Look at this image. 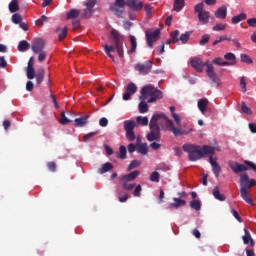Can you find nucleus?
<instances>
[{
  "label": "nucleus",
  "mask_w": 256,
  "mask_h": 256,
  "mask_svg": "<svg viewBox=\"0 0 256 256\" xmlns=\"http://www.w3.org/2000/svg\"><path fill=\"white\" fill-rule=\"evenodd\" d=\"M149 126L160 131H170L175 137L186 134L184 131L176 128L174 126V122L170 120L163 112L155 113L151 118Z\"/></svg>",
  "instance_id": "1"
},
{
  "label": "nucleus",
  "mask_w": 256,
  "mask_h": 256,
  "mask_svg": "<svg viewBox=\"0 0 256 256\" xmlns=\"http://www.w3.org/2000/svg\"><path fill=\"white\" fill-rule=\"evenodd\" d=\"M183 150L187 152L189 155V160L194 162L197 160L202 159L204 156L215 154V149L212 146L204 145L202 148L197 145H192V144H185L183 145Z\"/></svg>",
  "instance_id": "2"
},
{
  "label": "nucleus",
  "mask_w": 256,
  "mask_h": 256,
  "mask_svg": "<svg viewBox=\"0 0 256 256\" xmlns=\"http://www.w3.org/2000/svg\"><path fill=\"white\" fill-rule=\"evenodd\" d=\"M256 185L255 179H249L247 173H242L240 175V194L243 200H245L248 204L254 206V202L248 192V189L252 188Z\"/></svg>",
  "instance_id": "3"
},
{
  "label": "nucleus",
  "mask_w": 256,
  "mask_h": 256,
  "mask_svg": "<svg viewBox=\"0 0 256 256\" xmlns=\"http://www.w3.org/2000/svg\"><path fill=\"white\" fill-rule=\"evenodd\" d=\"M192 67L199 73L203 72L204 66L207 67V75L212 80V83L220 85V79L218 78L217 74L215 73L214 67L212 64L207 61L203 63V61L199 58H193L191 60Z\"/></svg>",
  "instance_id": "4"
},
{
  "label": "nucleus",
  "mask_w": 256,
  "mask_h": 256,
  "mask_svg": "<svg viewBox=\"0 0 256 256\" xmlns=\"http://www.w3.org/2000/svg\"><path fill=\"white\" fill-rule=\"evenodd\" d=\"M111 35H112V40H113L112 42L115 45V50L117 51L118 56L121 59H123V57H124V49H123L124 38L115 29H113L111 31Z\"/></svg>",
  "instance_id": "5"
},
{
  "label": "nucleus",
  "mask_w": 256,
  "mask_h": 256,
  "mask_svg": "<svg viewBox=\"0 0 256 256\" xmlns=\"http://www.w3.org/2000/svg\"><path fill=\"white\" fill-rule=\"evenodd\" d=\"M124 130L126 132V139L130 142L134 141L136 136L134 129L136 127V122L133 120H126L123 122Z\"/></svg>",
  "instance_id": "6"
},
{
  "label": "nucleus",
  "mask_w": 256,
  "mask_h": 256,
  "mask_svg": "<svg viewBox=\"0 0 256 256\" xmlns=\"http://www.w3.org/2000/svg\"><path fill=\"white\" fill-rule=\"evenodd\" d=\"M126 5L125 0H115L113 4L110 6V11L114 13L115 16L118 18H123L124 15V8Z\"/></svg>",
  "instance_id": "7"
},
{
  "label": "nucleus",
  "mask_w": 256,
  "mask_h": 256,
  "mask_svg": "<svg viewBox=\"0 0 256 256\" xmlns=\"http://www.w3.org/2000/svg\"><path fill=\"white\" fill-rule=\"evenodd\" d=\"M204 4L200 3L195 6V12L198 13L199 22L204 25L209 23L210 13L208 11H204Z\"/></svg>",
  "instance_id": "8"
},
{
  "label": "nucleus",
  "mask_w": 256,
  "mask_h": 256,
  "mask_svg": "<svg viewBox=\"0 0 256 256\" xmlns=\"http://www.w3.org/2000/svg\"><path fill=\"white\" fill-rule=\"evenodd\" d=\"M146 40L149 48H153V43L157 42L160 39V30L157 29L155 31H146Z\"/></svg>",
  "instance_id": "9"
},
{
  "label": "nucleus",
  "mask_w": 256,
  "mask_h": 256,
  "mask_svg": "<svg viewBox=\"0 0 256 256\" xmlns=\"http://www.w3.org/2000/svg\"><path fill=\"white\" fill-rule=\"evenodd\" d=\"M152 65L153 62L152 61H147L144 64L142 63H138L135 65V70L139 72L140 75H147L152 71Z\"/></svg>",
  "instance_id": "10"
},
{
  "label": "nucleus",
  "mask_w": 256,
  "mask_h": 256,
  "mask_svg": "<svg viewBox=\"0 0 256 256\" xmlns=\"http://www.w3.org/2000/svg\"><path fill=\"white\" fill-rule=\"evenodd\" d=\"M126 6L133 12H140L143 9V3L140 0H126Z\"/></svg>",
  "instance_id": "11"
},
{
  "label": "nucleus",
  "mask_w": 256,
  "mask_h": 256,
  "mask_svg": "<svg viewBox=\"0 0 256 256\" xmlns=\"http://www.w3.org/2000/svg\"><path fill=\"white\" fill-rule=\"evenodd\" d=\"M156 90L157 89L153 85H147V86L143 87V89L141 91L140 100L144 101L148 97L151 98L152 95L154 94V91H156Z\"/></svg>",
  "instance_id": "12"
},
{
  "label": "nucleus",
  "mask_w": 256,
  "mask_h": 256,
  "mask_svg": "<svg viewBox=\"0 0 256 256\" xmlns=\"http://www.w3.org/2000/svg\"><path fill=\"white\" fill-rule=\"evenodd\" d=\"M150 127V133L147 135V140L149 142L159 141L161 139V130L152 126Z\"/></svg>",
  "instance_id": "13"
},
{
  "label": "nucleus",
  "mask_w": 256,
  "mask_h": 256,
  "mask_svg": "<svg viewBox=\"0 0 256 256\" xmlns=\"http://www.w3.org/2000/svg\"><path fill=\"white\" fill-rule=\"evenodd\" d=\"M137 91V86L134 83H129L126 88V93L123 94V100H130L131 96Z\"/></svg>",
  "instance_id": "14"
},
{
  "label": "nucleus",
  "mask_w": 256,
  "mask_h": 256,
  "mask_svg": "<svg viewBox=\"0 0 256 256\" xmlns=\"http://www.w3.org/2000/svg\"><path fill=\"white\" fill-rule=\"evenodd\" d=\"M44 46H45V42L44 40L42 39H35L33 42H32V51L37 54L39 52H43V49H44Z\"/></svg>",
  "instance_id": "15"
},
{
  "label": "nucleus",
  "mask_w": 256,
  "mask_h": 256,
  "mask_svg": "<svg viewBox=\"0 0 256 256\" xmlns=\"http://www.w3.org/2000/svg\"><path fill=\"white\" fill-rule=\"evenodd\" d=\"M229 166L235 174H239L248 170L246 165L240 164L238 162H230Z\"/></svg>",
  "instance_id": "16"
},
{
  "label": "nucleus",
  "mask_w": 256,
  "mask_h": 256,
  "mask_svg": "<svg viewBox=\"0 0 256 256\" xmlns=\"http://www.w3.org/2000/svg\"><path fill=\"white\" fill-rule=\"evenodd\" d=\"M119 182L126 191H132L135 187V184L130 183L131 181L127 180L124 176L121 177Z\"/></svg>",
  "instance_id": "17"
},
{
  "label": "nucleus",
  "mask_w": 256,
  "mask_h": 256,
  "mask_svg": "<svg viewBox=\"0 0 256 256\" xmlns=\"http://www.w3.org/2000/svg\"><path fill=\"white\" fill-rule=\"evenodd\" d=\"M227 12H228L227 7L222 6V7L218 8L217 11L215 12V17L217 19L224 20L227 17Z\"/></svg>",
  "instance_id": "18"
},
{
  "label": "nucleus",
  "mask_w": 256,
  "mask_h": 256,
  "mask_svg": "<svg viewBox=\"0 0 256 256\" xmlns=\"http://www.w3.org/2000/svg\"><path fill=\"white\" fill-rule=\"evenodd\" d=\"M213 156L214 155H210L209 158H210V163L212 165V168H213V172L215 174V176L218 178L220 173H221V167L220 165L215 161L213 160Z\"/></svg>",
  "instance_id": "19"
},
{
  "label": "nucleus",
  "mask_w": 256,
  "mask_h": 256,
  "mask_svg": "<svg viewBox=\"0 0 256 256\" xmlns=\"http://www.w3.org/2000/svg\"><path fill=\"white\" fill-rule=\"evenodd\" d=\"M208 104H209V101L206 98L200 99L198 101V108L203 115L206 114Z\"/></svg>",
  "instance_id": "20"
},
{
  "label": "nucleus",
  "mask_w": 256,
  "mask_h": 256,
  "mask_svg": "<svg viewBox=\"0 0 256 256\" xmlns=\"http://www.w3.org/2000/svg\"><path fill=\"white\" fill-rule=\"evenodd\" d=\"M163 98V93L160 90H156L153 92V94L151 95V97L148 99V103H153L156 100L162 99Z\"/></svg>",
  "instance_id": "21"
},
{
  "label": "nucleus",
  "mask_w": 256,
  "mask_h": 256,
  "mask_svg": "<svg viewBox=\"0 0 256 256\" xmlns=\"http://www.w3.org/2000/svg\"><path fill=\"white\" fill-rule=\"evenodd\" d=\"M89 117H90L89 115H85V116H82L80 118L75 119L74 120L75 126L76 127H83V126H85L88 123L87 119Z\"/></svg>",
  "instance_id": "22"
},
{
  "label": "nucleus",
  "mask_w": 256,
  "mask_h": 256,
  "mask_svg": "<svg viewBox=\"0 0 256 256\" xmlns=\"http://www.w3.org/2000/svg\"><path fill=\"white\" fill-rule=\"evenodd\" d=\"M113 168H114V166L110 162H107V163L103 164L101 166V168L98 169V173L104 174V173L111 171Z\"/></svg>",
  "instance_id": "23"
},
{
  "label": "nucleus",
  "mask_w": 256,
  "mask_h": 256,
  "mask_svg": "<svg viewBox=\"0 0 256 256\" xmlns=\"http://www.w3.org/2000/svg\"><path fill=\"white\" fill-rule=\"evenodd\" d=\"M173 203H170V208H175L178 209L180 206H184L186 204L185 200L179 199V198H174Z\"/></svg>",
  "instance_id": "24"
},
{
  "label": "nucleus",
  "mask_w": 256,
  "mask_h": 256,
  "mask_svg": "<svg viewBox=\"0 0 256 256\" xmlns=\"http://www.w3.org/2000/svg\"><path fill=\"white\" fill-rule=\"evenodd\" d=\"M140 174L141 172L139 170H135L129 174L124 175L123 177L131 182L134 181Z\"/></svg>",
  "instance_id": "25"
},
{
  "label": "nucleus",
  "mask_w": 256,
  "mask_h": 256,
  "mask_svg": "<svg viewBox=\"0 0 256 256\" xmlns=\"http://www.w3.org/2000/svg\"><path fill=\"white\" fill-rule=\"evenodd\" d=\"M44 75H45L44 69H43V68H40L39 71L37 72V74L35 75V77H36V83H37L38 85H40V84L43 82V80H44Z\"/></svg>",
  "instance_id": "26"
},
{
  "label": "nucleus",
  "mask_w": 256,
  "mask_h": 256,
  "mask_svg": "<svg viewBox=\"0 0 256 256\" xmlns=\"http://www.w3.org/2000/svg\"><path fill=\"white\" fill-rule=\"evenodd\" d=\"M185 6V0H175L174 1V11L180 12Z\"/></svg>",
  "instance_id": "27"
},
{
  "label": "nucleus",
  "mask_w": 256,
  "mask_h": 256,
  "mask_svg": "<svg viewBox=\"0 0 256 256\" xmlns=\"http://www.w3.org/2000/svg\"><path fill=\"white\" fill-rule=\"evenodd\" d=\"M213 195H214V197H215L217 200H220V201H225V200H226V196L220 193L218 187H215V188L213 189Z\"/></svg>",
  "instance_id": "28"
},
{
  "label": "nucleus",
  "mask_w": 256,
  "mask_h": 256,
  "mask_svg": "<svg viewBox=\"0 0 256 256\" xmlns=\"http://www.w3.org/2000/svg\"><path fill=\"white\" fill-rule=\"evenodd\" d=\"M130 42H131V49L128 51V54H133L136 52L137 49V41L134 36H130Z\"/></svg>",
  "instance_id": "29"
},
{
  "label": "nucleus",
  "mask_w": 256,
  "mask_h": 256,
  "mask_svg": "<svg viewBox=\"0 0 256 256\" xmlns=\"http://www.w3.org/2000/svg\"><path fill=\"white\" fill-rule=\"evenodd\" d=\"M213 63L219 66H232L234 63H229L227 61H224L223 58L219 57L213 60Z\"/></svg>",
  "instance_id": "30"
},
{
  "label": "nucleus",
  "mask_w": 256,
  "mask_h": 256,
  "mask_svg": "<svg viewBox=\"0 0 256 256\" xmlns=\"http://www.w3.org/2000/svg\"><path fill=\"white\" fill-rule=\"evenodd\" d=\"M246 19H247V15L244 14V13H241L240 15L234 16V17L232 18V23H233L234 25H236V24H238V23H240L241 21L246 20Z\"/></svg>",
  "instance_id": "31"
},
{
  "label": "nucleus",
  "mask_w": 256,
  "mask_h": 256,
  "mask_svg": "<svg viewBox=\"0 0 256 256\" xmlns=\"http://www.w3.org/2000/svg\"><path fill=\"white\" fill-rule=\"evenodd\" d=\"M9 11L11 13H15L19 11V5L17 0H12L11 3L9 4Z\"/></svg>",
  "instance_id": "32"
},
{
  "label": "nucleus",
  "mask_w": 256,
  "mask_h": 256,
  "mask_svg": "<svg viewBox=\"0 0 256 256\" xmlns=\"http://www.w3.org/2000/svg\"><path fill=\"white\" fill-rule=\"evenodd\" d=\"M137 147V152L142 154V155H146L148 153V146L146 143L144 144H140Z\"/></svg>",
  "instance_id": "33"
},
{
  "label": "nucleus",
  "mask_w": 256,
  "mask_h": 256,
  "mask_svg": "<svg viewBox=\"0 0 256 256\" xmlns=\"http://www.w3.org/2000/svg\"><path fill=\"white\" fill-rule=\"evenodd\" d=\"M136 123L142 126H147L149 124V120L147 117L138 116Z\"/></svg>",
  "instance_id": "34"
},
{
  "label": "nucleus",
  "mask_w": 256,
  "mask_h": 256,
  "mask_svg": "<svg viewBox=\"0 0 256 256\" xmlns=\"http://www.w3.org/2000/svg\"><path fill=\"white\" fill-rule=\"evenodd\" d=\"M80 14V11L76 10V9H72L70 10V12L67 14L66 18L67 19H74L77 18Z\"/></svg>",
  "instance_id": "35"
},
{
  "label": "nucleus",
  "mask_w": 256,
  "mask_h": 256,
  "mask_svg": "<svg viewBox=\"0 0 256 256\" xmlns=\"http://www.w3.org/2000/svg\"><path fill=\"white\" fill-rule=\"evenodd\" d=\"M244 231H245V235L243 236L244 244L249 245L251 239H253V238L251 237L250 232L246 228L244 229Z\"/></svg>",
  "instance_id": "36"
},
{
  "label": "nucleus",
  "mask_w": 256,
  "mask_h": 256,
  "mask_svg": "<svg viewBox=\"0 0 256 256\" xmlns=\"http://www.w3.org/2000/svg\"><path fill=\"white\" fill-rule=\"evenodd\" d=\"M224 58L227 60V62L229 63H234V65L236 64V56L233 53H227Z\"/></svg>",
  "instance_id": "37"
},
{
  "label": "nucleus",
  "mask_w": 256,
  "mask_h": 256,
  "mask_svg": "<svg viewBox=\"0 0 256 256\" xmlns=\"http://www.w3.org/2000/svg\"><path fill=\"white\" fill-rule=\"evenodd\" d=\"M17 48L20 52H25L28 50L29 44L26 41H21Z\"/></svg>",
  "instance_id": "38"
},
{
  "label": "nucleus",
  "mask_w": 256,
  "mask_h": 256,
  "mask_svg": "<svg viewBox=\"0 0 256 256\" xmlns=\"http://www.w3.org/2000/svg\"><path fill=\"white\" fill-rule=\"evenodd\" d=\"M140 165H141V161H139V160H133V161L129 164L127 170H128V171H131V170H133V169H135V168H138Z\"/></svg>",
  "instance_id": "39"
},
{
  "label": "nucleus",
  "mask_w": 256,
  "mask_h": 256,
  "mask_svg": "<svg viewBox=\"0 0 256 256\" xmlns=\"http://www.w3.org/2000/svg\"><path fill=\"white\" fill-rule=\"evenodd\" d=\"M232 38L231 37H228L227 35H224V36H220L217 40H215L213 42V45L216 46L217 44L223 42V41H231Z\"/></svg>",
  "instance_id": "40"
},
{
  "label": "nucleus",
  "mask_w": 256,
  "mask_h": 256,
  "mask_svg": "<svg viewBox=\"0 0 256 256\" xmlns=\"http://www.w3.org/2000/svg\"><path fill=\"white\" fill-rule=\"evenodd\" d=\"M192 32H186L185 34H182L181 37H180V41L183 43V44H186L188 42V40L190 39V36H191Z\"/></svg>",
  "instance_id": "41"
},
{
  "label": "nucleus",
  "mask_w": 256,
  "mask_h": 256,
  "mask_svg": "<svg viewBox=\"0 0 256 256\" xmlns=\"http://www.w3.org/2000/svg\"><path fill=\"white\" fill-rule=\"evenodd\" d=\"M144 9H145L147 17L148 18H152L153 17V8L151 7V5L150 4H146L144 6Z\"/></svg>",
  "instance_id": "42"
},
{
  "label": "nucleus",
  "mask_w": 256,
  "mask_h": 256,
  "mask_svg": "<svg viewBox=\"0 0 256 256\" xmlns=\"http://www.w3.org/2000/svg\"><path fill=\"white\" fill-rule=\"evenodd\" d=\"M35 70L33 67H31L30 65L27 67V78L28 79H33L35 77Z\"/></svg>",
  "instance_id": "43"
},
{
  "label": "nucleus",
  "mask_w": 256,
  "mask_h": 256,
  "mask_svg": "<svg viewBox=\"0 0 256 256\" xmlns=\"http://www.w3.org/2000/svg\"><path fill=\"white\" fill-rule=\"evenodd\" d=\"M126 154H127V149H126V147H125V146H120L118 157H119L120 159H126Z\"/></svg>",
  "instance_id": "44"
},
{
  "label": "nucleus",
  "mask_w": 256,
  "mask_h": 256,
  "mask_svg": "<svg viewBox=\"0 0 256 256\" xmlns=\"http://www.w3.org/2000/svg\"><path fill=\"white\" fill-rule=\"evenodd\" d=\"M148 110H149V106L147 105V103H145V102H141L140 104H139V112L140 113H146V112H148Z\"/></svg>",
  "instance_id": "45"
},
{
  "label": "nucleus",
  "mask_w": 256,
  "mask_h": 256,
  "mask_svg": "<svg viewBox=\"0 0 256 256\" xmlns=\"http://www.w3.org/2000/svg\"><path fill=\"white\" fill-rule=\"evenodd\" d=\"M59 122L62 125H67V124H69L72 121L65 116V112H62L61 113V119L59 120Z\"/></svg>",
  "instance_id": "46"
},
{
  "label": "nucleus",
  "mask_w": 256,
  "mask_h": 256,
  "mask_svg": "<svg viewBox=\"0 0 256 256\" xmlns=\"http://www.w3.org/2000/svg\"><path fill=\"white\" fill-rule=\"evenodd\" d=\"M191 208L195 209L196 211H199L201 209V203L199 200H194L190 203Z\"/></svg>",
  "instance_id": "47"
},
{
  "label": "nucleus",
  "mask_w": 256,
  "mask_h": 256,
  "mask_svg": "<svg viewBox=\"0 0 256 256\" xmlns=\"http://www.w3.org/2000/svg\"><path fill=\"white\" fill-rule=\"evenodd\" d=\"M179 35H180V32L178 30H175L171 33V37H172V42L173 43H177L179 42Z\"/></svg>",
  "instance_id": "48"
},
{
  "label": "nucleus",
  "mask_w": 256,
  "mask_h": 256,
  "mask_svg": "<svg viewBox=\"0 0 256 256\" xmlns=\"http://www.w3.org/2000/svg\"><path fill=\"white\" fill-rule=\"evenodd\" d=\"M150 181L152 182H159L160 181V174L158 172H153L151 175H150Z\"/></svg>",
  "instance_id": "49"
},
{
  "label": "nucleus",
  "mask_w": 256,
  "mask_h": 256,
  "mask_svg": "<svg viewBox=\"0 0 256 256\" xmlns=\"http://www.w3.org/2000/svg\"><path fill=\"white\" fill-rule=\"evenodd\" d=\"M241 61L246 64H252L253 60L247 54H241Z\"/></svg>",
  "instance_id": "50"
},
{
  "label": "nucleus",
  "mask_w": 256,
  "mask_h": 256,
  "mask_svg": "<svg viewBox=\"0 0 256 256\" xmlns=\"http://www.w3.org/2000/svg\"><path fill=\"white\" fill-rule=\"evenodd\" d=\"M226 27H227L226 24L220 23V24H216V25L212 28V30H213V31H224V30L226 29Z\"/></svg>",
  "instance_id": "51"
},
{
  "label": "nucleus",
  "mask_w": 256,
  "mask_h": 256,
  "mask_svg": "<svg viewBox=\"0 0 256 256\" xmlns=\"http://www.w3.org/2000/svg\"><path fill=\"white\" fill-rule=\"evenodd\" d=\"M240 85H241V87H242V91L244 92V93H246L247 92V83H246V77H241V79H240Z\"/></svg>",
  "instance_id": "52"
},
{
  "label": "nucleus",
  "mask_w": 256,
  "mask_h": 256,
  "mask_svg": "<svg viewBox=\"0 0 256 256\" xmlns=\"http://www.w3.org/2000/svg\"><path fill=\"white\" fill-rule=\"evenodd\" d=\"M68 29L67 27H64L61 33L58 35L59 41H63L65 37L67 36Z\"/></svg>",
  "instance_id": "53"
},
{
  "label": "nucleus",
  "mask_w": 256,
  "mask_h": 256,
  "mask_svg": "<svg viewBox=\"0 0 256 256\" xmlns=\"http://www.w3.org/2000/svg\"><path fill=\"white\" fill-rule=\"evenodd\" d=\"M21 21H22L21 15H19V14H14V15L12 16V22H13L14 24H19V23H21Z\"/></svg>",
  "instance_id": "54"
},
{
  "label": "nucleus",
  "mask_w": 256,
  "mask_h": 256,
  "mask_svg": "<svg viewBox=\"0 0 256 256\" xmlns=\"http://www.w3.org/2000/svg\"><path fill=\"white\" fill-rule=\"evenodd\" d=\"M141 191H142V186L137 185L134 189V192H133L134 197H140L141 196Z\"/></svg>",
  "instance_id": "55"
},
{
  "label": "nucleus",
  "mask_w": 256,
  "mask_h": 256,
  "mask_svg": "<svg viewBox=\"0 0 256 256\" xmlns=\"http://www.w3.org/2000/svg\"><path fill=\"white\" fill-rule=\"evenodd\" d=\"M47 21H48V18H47L45 15H42V16H41V19H38V20L36 21V25L42 27V26H43V23H45V22H47Z\"/></svg>",
  "instance_id": "56"
},
{
  "label": "nucleus",
  "mask_w": 256,
  "mask_h": 256,
  "mask_svg": "<svg viewBox=\"0 0 256 256\" xmlns=\"http://www.w3.org/2000/svg\"><path fill=\"white\" fill-rule=\"evenodd\" d=\"M96 5V0H88L85 4L86 8L91 10L94 8V6Z\"/></svg>",
  "instance_id": "57"
},
{
  "label": "nucleus",
  "mask_w": 256,
  "mask_h": 256,
  "mask_svg": "<svg viewBox=\"0 0 256 256\" xmlns=\"http://www.w3.org/2000/svg\"><path fill=\"white\" fill-rule=\"evenodd\" d=\"M128 198H129V195L126 192H123V195H122V193H119V201L121 203L126 202L128 200Z\"/></svg>",
  "instance_id": "58"
},
{
  "label": "nucleus",
  "mask_w": 256,
  "mask_h": 256,
  "mask_svg": "<svg viewBox=\"0 0 256 256\" xmlns=\"http://www.w3.org/2000/svg\"><path fill=\"white\" fill-rule=\"evenodd\" d=\"M241 107H242V111L248 115L252 114V111L251 109L246 105L245 102H242L241 104Z\"/></svg>",
  "instance_id": "59"
},
{
  "label": "nucleus",
  "mask_w": 256,
  "mask_h": 256,
  "mask_svg": "<svg viewBox=\"0 0 256 256\" xmlns=\"http://www.w3.org/2000/svg\"><path fill=\"white\" fill-rule=\"evenodd\" d=\"M98 133H99V132L96 131V132H91V133L86 134V135L83 137V141H84V142L89 141L90 138L94 137V136L97 135Z\"/></svg>",
  "instance_id": "60"
},
{
  "label": "nucleus",
  "mask_w": 256,
  "mask_h": 256,
  "mask_svg": "<svg viewBox=\"0 0 256 256\" xmlns=\"http://www.w3.org/2000/svg\"><path fill=\"white\" fill-rule=\"evenodd\" d=\"M47 167L51 172H55L57 165L55 162H48Z\"/></svg>",
  "instance_id": "61"
},
{
  "label": "nucleus",
  "mask_w": 256,
  "mask_h": 256,
  "mask_svg": "<svg viewBox=\"0 0 256 256\" xmlns=\"http://www.w3.org/2000/svg\"><path fill=\"white\" fill-rule=\"evenodd\" d=\"M170 169L169 165L166 163H161L159 164L157 170H162V171H168Z\"/></svg>",
  "instance_id": "62"
},
{
  "label": "nucleus",
  "mask_w": 256,
  "mask_h": 256,
  "mask_svg": "<svg viewBox=\"0 0 256 256\" xmlns=\"http://www.w3.org/2000/svg\"><path fill=\"white\" fill-rule=\"evenodd\" d=\"M210 40V36L209 35H204L200 41V45L204 46L206 45Z\"/></svg>",
  "instance_id": "63"
},
{
  "label": "nucleus",
  "mask_w": 256,
  "mask_h": 256,
  "mask_svg": "<svg viewBox=\"0 0 256 256\" xmlns=\"http://www.w3.org/2000/svg\"><path fill=\"white\" fill-rule=\"evenodd\" d=\"M247 23L250 27L255 28L256 27V18H251L247 20Z\"/></svg>",
  "instance_id": "64"
}]
</instances>
